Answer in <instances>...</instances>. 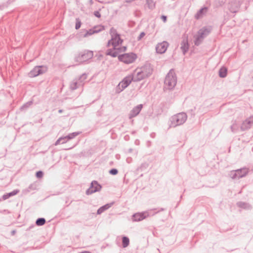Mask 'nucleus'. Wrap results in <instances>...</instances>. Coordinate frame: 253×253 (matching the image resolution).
I'll list each match as a JSON object with an SVG mask.
<instances>
[{
	"mask_svg": "<svg viewBox=\"0 0 253 253\" xmlns=\"http://www.w3.org/2000/svg\"><path fill=\"white\" fill-rule=\"evenodd\" d=\"M177 83V77L175 73L174 70L171 69L167 74L164 81V90H171L176 85Z\"/></svg>",
	"mask_w": 253,
	"mask_h": 253,
	"instance_id": "f257e3e1",
	"label": "nucleus"
},
{
	"mask_svg": "<svg viewBox=\"0 0 253 253\" xmlns=\"http://www.w3.org/2000/svg\"><path fill=\"white\" fill-rule=\"evenodd\" d=\"M187 119V115L185 113H180L172 116L170 119V127H175L183 124Z\"/></svg>",
	"mask_w": 253,
	"mask_h": 253,
	"instance_id": "f03ea898",
	"label": "nucleus"
},
{
	"mask_svg": "<svg viewBox=\"0 0 253 253\" xmlns=\"http://www.w3.org/2000/svg\"><path fill=\"white\" fill-rule=\"evenodd\" d=\"M110 33L112 38L108 41V46H110L111 44L115 48L122 43L123 40L121 39L120 35L117 33L116 30L114 28H111Z\"/></svg>",
	"mask_w": 253,
	"mask_h": 253,
	"instance_id": "7ed1b4c3",
	"label": "nucleus"
},
{
	"mask_svg": "<svg viewBox=\"0 0 253 253\" xmlns=\"http://www.w3.org/2000/svg\"><path fill=\"white\" fill-rule=\"evenodd\" d=\"M157 212L153 210L147 211L142 212H137L133 214L132 216V220L133 222L140 221L146 217L153 216Z\"/></svg>",
	"mask_w": 253,
	"mask_h": 253,
	"instance_id": "20e7f679",
	"label": "nucleus"
},
{
	"mask_svg": "<svg viewBox=\"0 0 253 253\" xmlns=\"http://www.w3.org/2000/svg\"><path fill=\"white\" fill-rule=\"evenodd\" d=\"M93 56V53L92 51L84 50L75 56V61L76 62L82 63L92 58Z\"/></svg>",
	"mask_w": 253,
	"mask_h": 253,
	"instance_id": "39448f33",
	"label": "nucleus"
},
{
	"mask_svg": "<svg viewBox=\"0 0 253 253\" xmlns=\"http://www.w3.org/2000/svg\"><path fill=\"white\" fill-rule=\"evenodd\" d=\"M136 58V54L132 52L124 53L118 56L119 61L127 64L133 63Z\"/></svg>",
	"mask_w": 253,
	"mask_h": 253,
	"instance_id": "423d86ee",
	"label": "nucleus"
},
{
	"mask_svg": "<svg viewBox=\"0 0 253 253\" xmlns=\"http://www.w3.org/2000/svg\"><path fill=\"white\" fill-rule=\"evenodd\" d=\"M133 81V77L129 75L123 79L117 86V91L120 92L127 87L131 82Z\"/></svg>",
	"mask_w": 253,
	"mask_h": 253,
	"instance_id": "0eeeda50",
	"label": "nucleus"
},
{
	"mask_svg": "<svg viewBox=\"0 0 253 253\" xmlns=\"http://www.w3.org/2000/svg\"><path fill=\"white\" fill-rule=\"evenodd\" d=\"M248 169L246 168H241L230 172V177L233 179H239L245 177L248 173Z\"/></svg>",
	"mask_w": 253,
	"mask_h": 253,
	"instance_id": "6e6552de",
	"label": "nucleus"
},
{
	"mask_svg": "<svg viewBox=\"0 0 253 253\" xmlns=\"http://www.w3.org/2000/svg\"><path fill=\"white\" fill-rule=\"evenodd\" d=\"M102 188V186L96 180L92 181L90 185V187L85 191L87 195H91L94 193L100 191Z\"/></svg>",
	"mask_w": 253,
	"mask_h": 253,
	"instance_id": "1a4fd4ad",
	"label": "nucleus"
},
{
	"mask_svg": "<svg viewBox=\"0 0 253 253\" xmlns=\"http://www.w3.org/2000/svg\"><path fill=\"white\" fill-rule=\"evenodd\" d=\"M46 70L45 68L43 66L35 67L29 74V77H35L42 73Z\"/></svg>",
	"mask_w": 253,
	"mask_h": 253,
	"instance_id": "9d476101",
	"label": "nucleus"
},
{
	"mask_svg": "<svg viewBox=\"0 0 253 253\" xmlns=\"http://www.w3.org/2000/svg\"><path fill=\"white\" fill-rule=\"evenodd\" d=\"M131 75L133 77V82H139L146 78L140 69H136Z\"/></svg>",
	"mask_w": 253,
	"mask_h": 253,
	"instance_id": "9b49d317",
	"label": "nucleus"
},
{
	"mask_svg": "<svg viewBox=\"0 0 253 253\" xmlns=\"http://www.w3.org/2000/svg\"><path fill=\"white\" fill-rule=\"evenodd\" d=\"M183 40L181 43L180 49L183 54L185 55L189 49L190 44L188 42V36L184 35L183 36Z\"/></svg>",
	"mask_w": 253,
	"mask_h": 253,
	"instance_id": "f8f14e48",
	"label": "nucleus"
},
{
	"mask_svg": "<svg viewBox=\"0 0 253 253\" xmlns=\"http://www.w3.org/2000/svg\"><path fill=\"white\" fill-rule=\"evenodd\" d=\"M143 108V105L142 104H139L137 105L136 106L133 108V109L130 111L129 115H128V118L129 119H131L134 117H135L137 116L141 111Z\"/></svg>",
	"mask_w": 253,
	"mask_h": 253,
	"instance_id": "ddd939ff",
	"label": "nucleus"
},
{
	"mask_svg": "<svg viewBox=\"0 0 253 253\" xmlns=\"http://www.w3.org/2000/svg\"><path fill=\"white\" fill-rule=\"evenodd\" d=\"M253 124V116L247 119L241 125V129L245 131L251 128L252 125Z\"/></svg>",
	"mask_w": 253,
	"mask_h": 253,
	"instance_id": "4468645a",
	"label": "nucleus"
},
{
	"mask_svg": "<svg viewBox=\"0 0 253 253\" xmlns=\"http://www.w3.org/2000/svg\"><path fill=\"white\" fill-rule=\"evenodd\" d=\"M146 77H149L152 73L153 69L150 64H147L140 68Z\"/></svg>",
	"mask_w": 253,
	"mask_h": 253,
	"instance_id": "2eb2a0df",
	"label": "nucleus"
},
{
	"mask_svg": "<svg viewBox=\"0 0 253 253\" xmlns=\"http://www.w3.org/2000/svg\"><path fill=\"white\" fill-rule=\"evenodd\" d=\"M241 4L240 3V2H232L229 6V11L233 13H237L240 7Z\"/></svg>",
	"mask_w": 253,
	"mask_h": 253,
	"instance_id": "dca6fc26",
	"label": "nucleus"
},
{
	"mask_svg": "<svg viewBox=\"0 0 253 253\" xmlns=\"http://www.w3.org/2000/svg\"><path fill=\"white\" fill-rule=\"evenodd\" d=\"M208 8L207 6H204L199 10L195 15V18L196 19L202 18L207 12Z\"/></svg>",
	"mask_w": 253,
	"mask_h": 253,
	"instance_id": "f3484780",
	"label": "nucleus"
},
{
	"mask_svg": "<svg viewBox=\"0 0 253 253\" xmlns=\"http://www.w3.org/2000/svg\"><path fill=\"white\" fill-rule=\"evenodd\" d=\"M169 43L167 41L159 42V54L164 53L167 50Z\"/></svg>",
	"mask_w": 253,
	"mask_h": 253,
	"instance_id": "a211bd4d",
	"label": "nucleus"
},
{
	"mask_svg": "<svg viewBox=\"0 0 253 253\" xmlns=\"http://www.w3.org/2000/svg\"><path fill=\"white\" fill-rule=\"evenodd\" d=\"M211 32V29L207 28H203L198 32V35L204 39L206 36L209 35Z\"/></svg>",
	"mask_w": 253,
	"mask_h": 253,
	"instance_id": "6ab92c4d",
	"label": "nucleus"
},
{
	"mask_svg": "<svg viewBox=\"0 0 253 253\" xmlns=\"http://www.w3.org/2000/svg\"><path fill=\"white\" fill-rule=\"evenodd\" d=\"M113 204H114V202H112L110 203L105 204V205L101 207L97 210V214H101L104 211H105L106 210L109 209Z\"/></svg>",
	"mask_w": 253,
	"mask_h": 253,
	"instance_id": "aec40b11",
	"label": "nucleus"
},
{
	"mask_svg": "<svg viewBox=\"0 0 253 253\" xmlns=\"http://www.w3.org/2000/svg\"><path fill=\"white\" fill-rule=\"evenodd\" d=\"M19 192V191L18 190H17V189L14 190L9 193H6V194L3 195L2 196V198L3 200H6V199H8L9 198H10V197H12L13 196L16 195Z\"/></svg>",
	"mask_w": 253,
	"mask_h": 253,
	"instance_id": "412c9836",
	"label": "nucleus"
},
{
	"mask_svg": "<svg viewBox=\"0 0 253 253\" xmlns=\"http://www.w3.org/2000/svg\"><path fill=\"white\" fill-rule=\"evenodd\" d=\"M219 76L221 78H225L227 75V69L226 67H221L218 71Z\"/></svg>",
	"mask_w": 253,
	"mask_h": 253,
	"instance_id": "4be33fe9",
	"label": "nucleus"
},
{
	"mask_svg": "<svg viewBox=\"0 0 253 253\" xmlns=\"http://www.w3.org/2000/svg\"><path fill=\"white\" fill-rule=\"evenodd\" d=\"M103 27L100 28L99 29H97V28H95V29H90L89 31H87L86 33L84 34V37H87L89 35H91L94 33H98L102 30Z\"/></svg>",
	"mask_w": 253,
	"mask_h": 253,
	"instance_id": "5701e85b",
	"label": "nucleus"
},
{
	"mask_svg": "<svg viewBox=\"0 0 253 253\" xmlns=\"http://www.w3.org/2000/svg\"><path fill=\"white\" fill-rule=\"evenodd\" d=\"M80 86H81L80 83L76 80H73L70 85L72 90H75Z\"/></svg>",
	"mask_w": 253,
	"mask_h": 253,
	"instance_id": "b1692460",
	"label": "nucleus"
},
{
	"mask_svg": "<svg viewBox=\"0 0 253 253\" xmlns=\"http://www.w3.org/2000/svg\"><path fill=\"white\" fill-rule=\"evenodd\" d=\"M81 132H74L73 133H69L68 135L64 136L65 139H67V140H69L70 139L74 138L77 135L80 134Z\"/></svg>",
	"mask_w": 253,
	"mask_h": 253,
	"instance_id": "393cba45",
	"label": "nucleus"
},
{
	"mask_svg": "<svg viewBox=\"0 0 253 253\" xmlns=\"http://www.w3.org/2000/svg\"><path fill=\"white\" fill-rule=\"evenodd\" d=\"M106 54L113 57H116L118 55V52L112 49H109L106 52Z\"/></svg>",
	"mask_w": 253,
	"mask_h": 253,
	"instance_id": "a878e982",
	"label": "nucleus"
},
{
	"mask_svg": "<svg viewBox=\"0 0 253 253\" xmlns=\"http://www.w3.org/2000/svg\"><path fill=\"white\" fill-rule=\"evenodd\" d=\"M129 244V238L126 236H124L122 238V246L123 248L127 247Z\"/></svg>",
	"mask_w": 253,
	"mask_h": 253,
	"instance_id": "bb28decb",
	"label": "nucleus"
},
{
	"mask_svg": "<svg viewBox=\"0 0 253 253\" xmlns=\"http://www.w3.org/2000/svg\"><path fill=\"white\" fill-rule=\"evenodd\" d=\"M46 220L44 218H38L36 221V224L38 226H42L45 223Z\"/></svg>",
	"mask_w": 253,
	"mask_h": 253,
	"instance_id": "cd10ccee",
	"label": "nucleus"
},
{
	"mask_svg": "<svg viewBox=\"0 0 253 253\" xmlns=\"http://www.w3.org/2000/svg\"><path fill=\"white\" fill-rule=\"evenodd\" d=\"M87 75L85 73L83 74L79 79L78 81L80 83L81 85H83L84 84V81L87 78Z\"/></svg>",
	"mask_w": 253,
	"mask_h": 253,
	"instance_id": "c85d7f7f",
	"label": "nucleus"
},
{
	"mask_svg": "<svg viewBox=\"0 0 253 253\" xmlns=\"http://www.w3.org/2000/svg\"><path fill=\"white\" fill-rule=\"evenodd\" d=\"M146 3L150 9H153L155 6V3L153 0H146Z\"/></svg>",
	"mask_w": 253,
	"mask_h": 253,
	"instance_id": "c756f323",
	"label": "nucleus"
},
{
	"mask_svg": "<svg viewBox=\"0 0 253 253\" xmlns=\"http://www.w3.org/2000/svg\"><path fill=\"white\" fill-rule=\"evenodd\" d=\"M202 39L203 38H202L199 35H198V36L194 41L195 45L196 46L199 45L202 42Z\"/></svg>",
	"mask_w": 253,
	"mask_h": 253,
	"instance_id": "7c9ffc66",
	"label": "nucleus"
},
{
	"mask_svg": "<svg viewBox=\"0 0 253 253\" xmlns=\"http://www.w3.org/2000/svg\"><path fill=\"white\" fill-rule=\"evenodd\" d=\"M33 103L32 101H28L26 103L24 104L23 106H22L20 108L21 110H24L25 109H27L30 106H31Z\"/></svg>",
	"mask_w": 253,
	"mask_h": 253,
	"instance_id": "2f4dec72",
	"label": "nucleus"
},
{
	"mask_svg": "<svg viewBox=\"0 0 253 253\" xmlns=\"http://www.w3.org/2000/svg\"><path fill=\"white\" fill-rule=\"evenodd\" d=\"M36 188V185L35 184H31L29 185V186L27 189V191L29 192L32 190H35Z\"/></svg>",
	"mask_w": 253,
	"mask_h": 253,
	"instance_id": "473e14b6",
	"label": "nucleus"
},
{
	"mask_svg": "<svg viewBox=\"0 0 253 253\" xmlns=\"http://www.w3.org/2000/svg\"><path fill=\"white\" fill-rule=\"evenodd\" d=\"M237 204L239 207L244 209H246L247 206V204L243 202H239Z\"/></svg>",
	"mask_w": 253,
	"mask_h": 253,
	"instance_id": "72a5a7b5",
	"label": "nucleus"
},
{
	"mask_svg": "<svg viewBox=\"0 0 253 253\" xmlns=\"http://www.w3.org/2000/svg\"><path fill=\"white\" fill-rule=\"evenodd\" d=\"M232 132H235L238 129V127L236 124V121L230 126Z\"/></svg>",
	"mask_w": 253,
	"mask_h": 253,
	"instance_id": "f704fd0d",
	"label": "nucleus"
},
{
	"mask_svg": "<svg viewBox=\"0 0 253 253\" xmlns=\"http://www.w3.org/2000/svg\"><path fill=\"white\" fill-rule=\"evenodd\" d=\"M81 26V22L79 18H76V22L75 25L76 29H79Z\"/></svg>",
	"mask_w": 253,
	"mask_h": 253,
	"instance_id": "c9c22d12",
	"label": "nucleus"
},
{
	"mask_svg": "<svg viewBox=\"0 0 253 253\" xmlns=\"http://www.w3.org/2000/svg\"><path fill=\"white\" fill-rule=\"evenodd\" d=\"M118 173V170L116 169H112L109 170V173L112 175H116Z\"/></svg>",
	"mask_w": 253,
	"mask_h": 253,
	"instance_id": "e433bc0d",
	"label": "nucleus"
},
{
	"mask_svg": "<svg viewBox=\"0 0 253 253\" xmlns=\"http://www.w3.org/2000/svg\"><path fill=\"white\" fill-rule=\"evenodd\" d=\"M63 140H65L64 137H61L59 138L55 142V145H58L60 144H61V141H62Z\"/></svg>",
	"mask_w": 253,
	"mask_h": 253,
	"instance_id": "4c0bfd02",
	"label": "nucleus"
},
{
	"mask_svg": "<svg viewBox=\"0 0 253 253\" xmlns=\"http://www.w3.org/2000/svg\"><path fill=\"white\" fill-rule=\"evenodd\" d=\"M43 173L42 171H38L36 172V175L38 178H42L43 176Z\"/></svg>",
	"mask_w": 253,
	"mask_h": 253,
	"instance_id": "58836bf2",
	"label": "nucleus"
},
{
	"mask_svg": "<svg viewBox=\"0 0 253 253\" xmlns=\"http://www.w3.org/2000/svg\"><path fill=\"white\" fill-rule=\"evenodd\" d=\"M145 35V33L144 32H141L139 36L137 38L138 41H140Z\"/></svg>",
	"mask_w": 253,
	"mask_h": 253,
	"instance_id": "ea45409f",
	"label": "nucleus"
},
{
	"mask_svg": "<svg viewBox=\"0 0 253 253\" xmlns=\"http://www.w3.org/2000/svg\"><path fill=\"white\" fill-rule=\"evenodd\" d=\"M161 19L163 20L164 23H166L167 21V16L164 15H163L161 16Z\"/></svg>",
	"mask_w": 253,
	"mask_h": 253,
	"instance_id": "a19ab883",
	"label": "nucleus"
},
{
	"mask_svg": "<svg viewBox=\"0 0 253 253\" xmlns=\"http://www.w3.org/2000/svg\"><path fill=\"white\" fill-rule=\"evenodd\" d=\"M94 15L97 18H100L101 17V14L98 11H94Z\"/></svg>",
	"mask_w": 253,
	"mask_h": 253,
	"instance_id": "79ce46f5",
	"label": "nucleus"
},
{
	"mask_svg": "<svg viewBox=\"0 0 253 253\" xmlns=\"http://www.w3.org/2000/svg\"><path fill=\"white\" fill-rule=\"evenodd\" d=\"M155 49H156V53H158V51H159V49H158V43L156 45Z\"/></svg>",
	"mask_w": 253,
	"mask_h": 253,
	"instance_id": "37998d69",
	"label": "nucleus"
},
{
	"mask_svg": "<svg viewBox=\"0 0 253 253\" xmlns=\"http://www.w3.org/2000/svg\"><path fill=\"white\" fill-rule=\"evenodd\" d=\"M68 140H67V139H65V140H63L62 141H61V144H64L66 142H67Z\"/></svg>",
	"mask_w": 253,
	"mask_h": 253,
	"instance_id": "c03bdc74",
	"label": "nucleus"
},
{
	"mask_svg": "<svg viewBox=\"0 0 253 253\" xmlns=\"http://www.w3.org/2000/svg\"><path fill=\"white\" fill-rule=\"evenodd\" d=\"M91 253L89 251H83V252H82L81 253Z\"/></svg>",
	"mask_w": 253,
	"mask_h": 253,
	"instance_id": "a18cd8bd",
	"label": "nucleus"
},
{
	"mask_svg": "<svg viewBox=\"0 0 253 253\" xmlns=\"http://www.w3.org/2000/svg\"><path fill=\"white\" fill-rule=\"evenodd\" d=\"M63 110H62V109H60V110H58V112H59V113H62V112H63Z\"/></svg>",
	"mask_w": 253,
	"mask_h": 253,
	"instance_id": "49530a36",
	"label": "nucleus"
},
{
	"mask_svg": "<svg viewBox=\"0 0 253 253\" xmlns=\"http://www.w3.org/2000/svg\"><path fill=\"white\" fill-rule=\"evenodd\" d=\"M4 211H6V210H3V211H0V213H2V212H4Z\"/></svg>",
	"mask_w": 253,
	"mask_h": 253,
	"instance_id": "de8ad7c7",
	"label": "nucleus"
},
{
	"mask_svg": "<svg viewBox=\"0 0 253 253\" xmlns=\"http://www.w3.org/2000/svg\"><path fill=\"white\" fill-rule=\"evenodd\" d=\"M4 211H6V210H3V211H0V213H2V212H4Z\"/></svg>",
	"mask_w": 253,
	"mask_h": 253,
	"instance_id": "09e8293b",
	"label": "nucleus"
},
{
	"mask_svg": "<svg viewBox=\"0 0 253 253\" xmlns=\"http://www.w3.org/2000/svg\"><path fill=\"white\" fill-rule=\"evenodd\" d=\"M15 231L14 230H13L12 231V235H14L15 234Z\"/></svg>",
	"mask_w": 253,
	"mask_h": 253,
	"instance_id": "8fccbe9b",
	"label": "nucleus"
},
{
	"mask_svg": "<svg viewBox=\"0 0 253 253\" xmlns=\"http://www.w3.org/2000/svg\"><path fill=\"white\" fill-rule=\"evenodd\" d=\"M126 46H124V51L126 50Z\"/></svg>",
	"mask_w": 253,
	"mask_h": 253,
	"instance_id": "3c124183",
	"label": "nucleus"
},
{
	"mask_svg": "<svg viewBox=\"0 0 253 253\" xmlns=\"http://www.w3.org/2000/svg\"><path fill=\"white\" fill-rule=\"evenodd\" d=\"M163 210H164V209H162H162H161V210H159V212H160V211H163Z\"/></svg>",
	"mask_w": 253,
	"mask_h": 253,
	"instance_id": "603ef678",
	"label": "nucleus"
},
{
	"mask_svg": "<svg viewBox=\"0 0 253 253\" xmlns=\"http://www.w3.org/2000/svg\"><path fill=\"white\" fill-rule=\"evenodd\" d=\"M129 151H132V149H130L129 150Z\"/></svg>",
	"mask_w": 253,
	"mask_h": 253,
	"instance_id": "864d4df0",
	"label": "nucleus"
}]
</instances>
